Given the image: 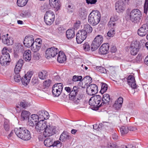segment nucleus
I'll use <instances>...</instances> for the list:
<instances>
[{
  "label": "nucleus",
  "mask_w": 148,
  "mask_h": 148,
  "mask_svg": "<svg viewBox=\"0 0 148 148\" xmlns=\"http://www.w3.org/2000/svg\"><path fill=\"white\" fill-rule=\"evenodd\" d=\"M64 90L69 94V98L70 100L72 101L76 104H78L81 99L85 97L84 94L82 93H79V88L76 86H74L72 88L69 87H66Z\"/></svg>",
  "instance_id": "f257e3e1"
},
{
  "label": "nucleus",
  "mask_w": 148,
  "mask_h": 148,
  "mask_svg": "<svg viewBox=\"0 0 148 148\" xmlns=\"http://www.w3.org/2000/svg\"><path fill=\"white\" fill-rule=\"evenodd\" d=\"M98 91L97 86L95 84L89 85L86 89L87 94L90 95H92L97 93Z\"/></svg>",
  "instance_id": "ddd939ff"
},
{
  "label": "nucleus",
  "mask_w": 148,
  "mask_h": 148,
  "mask_svg": "<svg viewBox=\"0 0 148 148\" xmlns=\"http://www.w3.org/2000/svg\"><path fill=\"white\" fill-rule=\"evenodd\" d=\"M24 61L22 59H20L17 62L14 68L15 73H19L22 68Z\"/></svg>",
  "instance_id": "a878e982"
},
{
  "label": "nucleus",
  "mask_w": 148,
  "mask_h": 148,
  "mask_svg": "<svg viewBox=\"0 0 148 148\" xmlns=\"http://www.w3.org/2000/svg\"><path fill=\"white\" fill-rule=\"evenodd\" d=\"M83 47L85 51H88L90 49V45L88 42H86L83 44Z\"/></svg>",
  "instance_id": "6e6d98bb"
},
{
  "label": "nucleus",
  "mask_w": 148,
  "mask_h": 148,
  "mask_svg": "<svg viewBox=\"0 0 148 148\" xmlns=\"http://www.w3.org/2000/svg\"><path fill=\"white\" fill-rule=\"evenodd\" d=\"M98 69L99 71L101 73H104L106 71V69L100 66Z\"/></svg>",
  "instance_id": "0e129e2a"
},
{
  "label": "nucleus",
  "mask_w": 148,
  "mask_h": 148,
  "mask_svg": "<svg viewBox=\"0 0 148 148\" xmlns=\"http://www.w3.org/2000/svg\"><path fill=\"white\" fill-rule=\"evenodd\" d=\"M35 129L38 133L42 132L47 127L46 121L40 119L38 122L35 124Z\"/></svg>",
  "instance_id": "9d476101"
},
{
  "label": "nucleus",
  "mask_w": 148,
  "mask_h": 148,
  "mask_svg": "<svg viewBox=\"0 0 148 148\" xmlns=\"http://www.w3.org/2000/svg\"><path fill=\"white\" fill-rule=\"evenodd\" d=\"M148 31V25L147 24H144L138 29V34L141 36H143L147 34Z\"/></svg>",
  "instance_id": "a211bd4d"
},
{
  "label": "nucleus",
  "mask_w": 148,
  "mask_h": 148,
  "mask_svg": "<svg viewBox=\"0 0 148 148\" xmlns=\"http://www.w3.org/2000/svg\"><path fill=\"white\" fill-rule=\"evenodd\" d=\"M71 138V137L70 134L66 131H64L61 134L59 140L63 142L69 140Z\"/></svg>",
  "instance_id": "b1692460"
},
{
  "label": "nucleus",
  "mask_w": 148,
  "mask_h": 148,
  "mask_svg": "<svg viewBox=\"0 0 148 148\" xmlns=\"http://www.w3.org/2000/svg\"><path fill=\"white\" fill-rule=\"evenodd\" d=\"M32 120L35 121L36 123H37L39 120V117L37 114H33L31 116L30 118Z\"/></svg>",
  "instance_id": "49530a36"
},
{
  "label": "nucleus",
  "mask_w": 148,
  "mask_h": 148,
  "mask_svg": "<svg viewBox=\"0 0 148 148\" xmlns=\"http://www.w3.org/2000/svg\"><path fill=\"white\" fill-rule=\"evenodd\" d=\"M58 49L54 47H52L47 49L46 51L45 57L47 59L55 57L59 52Z\"/></svg>",
  "instance_id": "6e6552de"
},
{
  "label": "nucleus",
  "mask_w": 148,
  "mask_h": 148,
  "mask_svg": "<svg viewBox=\"0 0 148 148\" xmlns=\"http://www.w3.org/2000/svg\"><path fill=\"white\" fill-rule=\"evenodd\" d=\"M117 49L116 47L114 46L111 47L110 50V52L111 53H115Z\"/></svg>",
  "instance_id": "774afa93"
},
{
  "label": "nucleus",
  "mask_w": 148,
  "mask_h": 148,
  "mask_svg": "<svg viewBox=\"0 0 148 148\" xmlns=\"http://www.w3.org/2000/svg\"><path fill=\"white\" fill-rule=\"evenodd\" d=\"M86 2L88 4H95L97 1V0H86Z\"/></svg>",
  "instance_id": "13d9d810"
},
{
  "label": "nucleus",
  "mask_w": 148,
  "mask_h": 148,
  "mask_svg": "<svg viewBox=\"0 0 148 148\" xmlns=\"http://www.w3.org/2000/svg\"><path fill=\"white\" fill-rule=\"evenodd\" d=\"M31 82L33 85L38 84V79L36 77L33 78Z\"/></svg>",
  "instance_id": "bf43d9fd"
},
{
  "label": "nucleus",
  "mask_w": 148,
  "mask_h": 148,
  "mask_svg": "<svg viewBox=\"0 0 148 148\" xmlns=\"http://www.w3.org/2000/svg\"><path fill=\"white\" fill-rule=\"evenodd\" d=\"M48 75L47 72L45 70H43L41 72H39L38 77L39 78L42 79H45Z\"/></svg>",
  "instance_id": "72a5a7b5"
},
{
  "label": "nucleus",
  "mask_w": 148,
  "mask_h": 148,
  "mask_svg": "<svg viewBox=\"0 0 148 148\" xmlns=\"http://www.w3.org/2000/svg\"><path fill=\"white\" fill-rule=\"evenodd\" d=\"M64 30V28L61 25L59 26L56 30L58 33L60 34L63 33Z\"/></svg>",
  "instance_id": "4d7b16f0"
},
{
  "label": "nucleus",
  "mask_w": 148,
  "mask_h": 148,
  "mask_svg": "<svg viewBox=\"0 0 148 148\" xmlns=\"http://www.w3.org/2000/svg\"><path fill=\"white\" fill-rule=\"evenodd\" d=\"M101 17V14L98 11L93 10L88 16V22L90 24L95 26L99 23Z\"/></svg>",
  "instance_id": "7ed1b4c3"
},
{
  "label": "nucleus",
  "mask_w": 148,
  "mask_h": 148,
  "mask_svg": "<svg viewBox=\"0 0 148 148\" xmlns=\"http://www.w3.org/2000/svg\"><path fill=\"white\" fill-rule=\"evenodd\" d=\"M86 32L83 29L79 30L76 34V40L77 43L81 44L87 37Z\"/></svg>",
  "instance_id": "9b49d317"
},
{
  "label": "nucleus",
  "mask_w": 148,
  "mask_h": 148,
  "mask_svg": "<svg viewBox=\"0 0 148 148\" xmlns=\"http://www.w3.org/2000/svg\"><path fill=\"white\" fill-rule=\"evenodd\" d=\"M51 80L48 79V80H46L44 82L43 85L46 88L49 87L51 84Z\"/></svg>",
  "instance_id": "5fc2aeb1"
},
{
  "label": "nucleus",
  "mask_w": 148,
  "mask_h": 148,
  "mask_svg": "<svg viewBox=\"0 0 148 148\" xmlns=\"http://www.w3.org/2000/svg\"><path fill=\"white\" fill-rule=\"evenodd\" d=\"M7 54H1L0 56V60L1 64L4 66L6 64L7 62H9L10 61V55L9 53Z\"/></svg>",
  "instance_id": "dca6fc26"
},
{
  "label": "nucleus",
  "mask_w": 148,
  "mask_h": 148,
  "mask_svg": "<svg viewBox=\"0 0 148 148\" xmlns=\"http://www.w3.org/2000/svg\"><path fill=\"white\" fill-rule=\"evenodd\" d=\"M50 5L55 9L56 11H58L60 9L61 6L60 0H49Z\"/></svg>",
  "instance_id": "6ab92c4d"
},
{
  "label": "nucleus",
  "mask_w": 148,
  "mask_h": 148,
  "mask_svg": "<svg viewBox=\"0 0 148 148\" xmlns=\"http://www.w3.org/2000/svg\"><path fill=\"white\" fill-rule=\"evenodd\" d=\"M14 79L16 82H18L21 80V77L19 73H15L14 76Z\"/></svg>",
  "instance_id": "de8ad7c7"
},
{
  "label": "nucleus",
  "mask_w": 148,
  "mask_h": 148,
  "mask_svg": "<svg viewBox=\"0 0 148 148\" xmlns=\"http://www.w3.org/2000/svg\"><path fill=\"white\" fill-rule=\"evenodd\" d=\"M123 99L122 97H119L116 101L118 102L120 104L122 105L123 103Z\"/></svg>",
  "instance_id": "69168bd1"
},
{
  "label": "nucleus",
  "mask_w": 148,
  "mask_h": 148,
  "mask_svg": "<svg viewBox=\"0 0 148 148\" xmlns=\"http://www.w3.org/2000/svg\"><path fill=\"white\" fill-rule=\"evenodd\" d=\"M127 82L132 88L135 89L136 88L137 85L134 77L132 75H130L127 78Z\"/></svg>",
  "instance_id": "4be33fe9"
},
{
  "label": "nucleus",
  "mask_w": 148,
  "mask_h": 148,
  "mask_svg": "<svg viewBox=\"0 0 148 148\" xmlns=\"http://www.w3.org/2000/svg\"><path fill=\"white\" fill-rule=\"evenodd\" d=\"M4 128L6 131H8L9 130L10 127V125L9 121L8 119H5L4 120L3 124Z\"/></svg>",
  "instance_id": "4c0bfd02"
},
{
  "label": "nucleus",
  "mask_w": 148,
  "mask_h": 148,
  "mask_svg": "<svg viewBox=\"0 0 148 148\" xmlns=\"http://www.w3.org/2000/svg\"><path fill=\"white\" fill-rule=\"evenodd\" d=\"M36 41L37 43L39 44V45H41V46L42 44V40L41 38H36L35 40Z\"/></svg>",
  "instance_id": "338daca9"
},
{
  "label": "nucleus",
  "mask_w": 148,
  "mask_h": 148,
  "mask_svg": "<svg viewBox=\"0 0 148 148\" xmlns=\"http://www.w3.org/2000/svg\"><path fill=\"white\" fill-rule=\"evenodd\" d=\"M57 57L58 61L60 63H63L66 60V57L64 53L62 51H59Z\"/></svg>",
  "instance_id": "393cba45"
},
{
  "label": "nucleus",
  "mask_w": 148,
  "mask_h": 148,
  "mask_svg": "<svg viewBox=\"0 0 148 148\" xmlns=\"http://www.w3.org/2000/svg\"><path fill=\"white\" fill-rule=\"evenodd\" d=\"M72 82H76L78 81H81L82 80V76H77L75 75L73 77Z\"/></svg>",
  "instance_id": "a18cd8bd"
},
{
  "label": "nucleus",
  "mask_w": 148,
  "mask_h": 148,
  "mask_svg": "<svg viewBox=\"0 0 148 148\" xmlns=\"http://www.w3.org/2000/svg\"><path fill=\"white\" fill-rule=\"evenodd\" d=\"M80 22L79 21H77L74 24L73 29L74 30L77 29L80 26Z\"/></svg>",
  "instance_id": "680f3d73"
},
{
  "label": "nucleus",
  "mask_w": 148,
  "mask_h": 148,
  "mask_svg": "<svg viewBox=\"0 0 148 148\" xmlns=\"http://www.w3.org/2000/svg\"><path fill=\"white\" fill-rule=\"evenodd\" d=\"M28 123L29 125L30 126H32V127L35 125V124L36 123L35 121H33L32 120V119L30 118L29 119Z\"/></svg>",
  "instance_id": "052dcab7"
},
{
  "label": "nucleus",
  "mask_w": 148,
  "mask_h": 148,
  "mask_svg": "<svg viewBox=\"0 0 148 148\" xmlns=\"http://www.w3.org/2000/svg\"><path fill=\"white\" fill-rule=\"evenodd\" d=\"M100 45L94 40L90 46L91 49L92 51H95Z\"/></svg>",
  "instance_id": "473e14b6"
},
{
  "label": "nucleus",
  "mask_w": 148,
  "mask_h": 148,
  "mask_svg": "<svg viewBox=\"0 0 148 148\" xmlns=\"http://www.w3.org/2000/svg\"><path fill=\"white\" fill-rule=\"evenodd\" d=\"M84 29L83 30L86 32V33H90L92 30V27L91 26L88 24H86L84 25Z\"/></svg>",
  "instance_id": "c9c22d12"
},
{
  "label": "nucleus",
  "mask_w": 148,
  "mask_h": 148,
  "mask_svg": "<svg viewBox=\"0 0 148 148\" xmlns=\"http://www.w3.org/2000/svg\"><path fill=\"white\" fill-rule=\"evenodd\" d=\"M20 46H16L14 47V55L15 58H18L20 54Z\"/></svg>",
  "instance_id": "f704fd0d"
},
{
  "label": "nucleus",
  "mask_w": 148,
  "mask_h": 148,
  "mask_svg": "<svg viewBox=\"0 0 148 148\" xmlns=\"http://www.w3.org/2000/svg\"><path fill=\"white\" fill-rule=\"evenodd\" d=\"M122 105L118 103V102L115 101V103L113 105V107L116 110H118L120 109Z\"/></svg>",
  "instance_id": "603ef678"
},
{
  "label": "nucleus",
  "mask_w": 148,
  "mask_h": 148,
  "mask_svg": "<svg viewBox=\"0 0 148 148\" xmlns=\"http://www.w3.org/2000/svg\"><path fill=\"white\" fill-rule=\"evenodd\" d=\"M56 130L54 127L48 126L47 125V127L45 129L43 134L45 137H49L56 134Z\"/></svg>",
  "instance_id": "4468645a"
},
{
  "label": "nucleus",
  "mask_w": 148,
  "mask_h": 148,
  "mask_svg": "<svg viewBox=\"0 0 148 148\" xmlns=\"http://www.w3.org/2000/svg\"><path fill=\"white\" fill-rule=\"evenodd\" d=\"M30 114V112L26 110L23 111L21 113V116L23 120L27 119L28 118Z\"/></svg>",
  "instance_id": "e433bc0d"
},
{
  "label": "nucleus",
  "mask_w": 148,
  "mask_h": 148,
  "mask_svg": "<svg viewBox=\"0 0 148 148\" xmlns=\"http://www.w3.org/2000/svg\"><path fill=\"white\" fill-rule=\"evenodd\" d=\"M78 15L82 19H85L87 15L86 10L84 9H81L79 11Z\"/></svg>",
  "instance_id": "7c9ffc66"
},
{
  "label": "nucleus",
  "mask_w": 148,
  "mask_h": 148,
  "mask_svg": "<svg viewBox=\"0 0 148 148\" xmlns=\"http://www.w3.org/2000/svg\"><path fill=\"white\" fill-rule=\"evenodd\" d=\"M2 42L5 44L8 45H12L13 43L12 39L10 37L8 38L7 36H2Z\"/></svg>",
  "instance_id": "bb28decb"
},
{
  "label": "nucleus",
  "mask_w": 148,
  "mask_h": 148,
  "mask_svg": "<svg viewBox=\"0 0 148 148\" xmlns=\"http://www.w3.org/2000/svg\"><path fill=\"white\" fill-rule=\"evenodd\" d=\"M109 49V45L108 43H104L100 47L99 53L101 55L105 54L108 52Z\"/></svg>",
  "instance_id": "aec40b11"
},
{
  "label": "nucleus",
  "mask_w": 148,
  "mask_h": 148,
  "mask_svg": "<svg viewBox=\"0 0 148 148\" xmlns=\"http://www.w3.org/2000/svg\"><path fill=\"white\" fill-rule=\"evenodd\" d=\"M66 8L67 9L69 13L73 12V8L71 7V5H67L66 6Z\"/></svg>",
  "instance_id": "e2e57ef3"
},
{
  "label": "nucleus",
  "mask_w": 148,
  "mask_h": 148,
  "mask_svg": "<svg viewBox=\"0 0 148 148\" xmlns=\"http://www.w3.org/2000/svg\"><path fill=\"white\" fill-rule=\"evenodd\" d=\"M34 38V36L32 35H29L26 36L23 41V44L25 47H31L33 46Z\"/></svg>",
  "instance_id": "f8f14e48"
},
{
  "label": "nucleus",
  "mask_w": 148,
  "mask_h": 148,
  "mask_svg": "<svg viewBox=\"0 0 148 148\" xmlns=\"http://www.w3.org/2000/svg\"><path fill=\"white\" fill-rule=\"evenodd\" d=\"M139 44L136 40L132 41L129 49L130 54L133 56L136 55L139 51Z\"/></svg>",
  "instance_id": "1a4fd4ad"
},
{
  "label": "nucleus",
  "mask_w": 148,
  "mask_h": 148,
  "mask_svg": "<svg viewBox=\"0 0 148 148\" xmlns=\"http://www.w3.org/2000/svg\"><path fill=\"white\" fill-rule=\"evenodd\" d=\"M142 59L143 57L142 55L140 54H138L135 59V60L137 63H139L142 61Z\"/></svg>",
  "instance_id": "3c124183"
},
{
  "label": "nucleus",
  "mask_w": 148,
  "mask_h": 148,
  "mask_svg": "<svg viewBox=\"0 0 148 148\" xmlns=\"http://www.w3.org/2000/svg\"><path fill=\"white\" fill-rule=\"evenodd\" d=\"M101 105H103L104 104H108L110 100V95L108 94H104L101 99Z\"/></svg>",
  "instance_id": "c756f323"
},
{
  "label": "nucleus",
  "mask_w": 148,
  "mask_h": 148,
  "mask_svg": "<svg viewBox=\"0 0 148 148\" xmlns=\"http://www.w3.org/2000/svg\"><path fill=\"white\" fill-rule=\"evenodd\" d=\"M43 112H44L43 114L42 111L39 112V113L41 112L42 114L41 115L40 114V119L44 120L46 119H47L49 117L48 116H49L48 112L47 111H43Z\"/></svg>",
  "instance_id": "58836bf2"
},
{
  "label": "nucleus",
  "mask_w": 148,
  "mask_h": 148,
  "mask_svg": "<svg viewBox=\"0 0 148 148\" xmlns=\"http://www.w3.org/2000/svg\"><path fill=\"white\" fill-rule=\"evenodd\" d=\"M66 34L68 39H71L75 36L74 30L73 29H68L66 31Z\"/></svg>",
  "instance_id": "c85d7f7f"
},
{
  "label": "nucleus",
  "mask_w": 148,
  "mask_h": 148,
  "mask_svg": "<svg viewBox=\"0 0 148 148\" xmlns=\"http://www.w3.org/2000/svg\"><path fill=\"white\" fill-rule=\"evenodd\" d=\"M30 104L27 102L24 101V102H21L20 103V106L21 107L23 108H25L29 106H30Z\"/></svg>",
  "instance_id": "8fccbe9b"
},
{
  "label": "nucleus",
  "mask_w": 148,
  "mask_h": 148,
  "mask_svg": "<svg viewBox=\"0 0 148 148\" xmlns=\"http://www.w3.org/2000/svg\"><path fill=\"white\" fill-rule=\"evenodd\" d=\"M101 89L100 91V92L101 94H103L107 90L108 86L106 84L103 83H101Z\"/></svg>",
  "instance_id": "c03bdc74"
},
{
  "label": "nucleus",
  "mask_w": 148,
  "mask_h": 148,
  "mask_svg": "<svg viewBox=\"0 0 148 148\" xmlns=\"http://www.w3.org/2000/svg\"><path fill=\"white\" fill-rule=\"evenodd\" d=\"M28 1V0H17V4L18 6L22 7L26 5Z\"/></svg>",
  "instance_id": "79ce46f5"
},
{
  "label": "nucleus",
  "mask_w": 148,
  "mask_h": 148,
  "mask_svg": "<svg viewBox=\"0 0 148 148\" xmlns=\"http://www.w3.org/2000/svg\"><path fill=\"white\" fill-rule=\"evenodd\" d=\"M44 143L46 146L48 147H51L52 145V140L49 138H47L44 140Z\"/></svg>",
  "instance_id": "ea45409f"
},
{
  "label": "nucleus",
  "mask_w": 148,
  "mask_h": 148,
  "mask_svg": "<svg viewBox=\"0 0 148 148\" xmlns=\"http://www.w3.org/2000/svg\"><path fill=\"white\" fill-rule=\"evenodd\" d=\"M23 58L27 62H29L31 58V52L29 50L25 51L23 54Z\"/></svg>",
  "instance_id": "cd10ccee"
},
{
  "label": "nucleus",
  "mask_w": 148,
  "mask_h": 148,
  "mask_svg": "<svg viewBox=\"0 0 148 148\" xmlns=\"http://www.w3.org/2000/svg\"><path fill=\"white\" fill-rule=\"evenodd\" d=\"M130 21L134 23H138L140 22L142 18V14L140 11L138 9L132 10L129 14Z\"/></svg>",
  "instance_id": "20e7f679"
},
{
  "label": "nucleus",
  "mask_w": 148,
  "mask_h": 148,
  "mask_svg": "<svg viewBox=\"0 0 148 148\" xmlns=\"http://www.w3.org/2000/svg\"><path fill=\"white\" fill-rule=\"evenodd\" d=\"M101 97L99 95H95L92 97L89 101V104L92 106H94L98 109L99 107L103 105H101Z\"/></svg>",
  "instance_id": "39448f33"
},
{
  "label": "nucleus",
  "mask_w": 148,
  "mask_h": 148,
  "mask_svg": "<svg viewBox=\"0 0 148 148\" xmlns=\"http://www.w3.org/2000/svg\"><path fill=\"white\" fill-rule=\"evenodd\" d=\"M14 132L19 138L24 140H28L31 138V136L29 131L24 127L15 128Z\"/></svg>",
  "instance_id": "f03ea898"
},
{
  "label": "nucleus",
  "mask_w": 148,
  "mask_h": 148,
  "mask_svg": "<svg viewBox=\"0 0 148 148\" xmlns=\"http://www.w3.org/2000/svg\"><path fill=\"white\" fill-rule=\"evenodd\" d=\"M55 16L53 12L49 10L47 11L45 14L44 21L47 25H51L54 21Z\"/></svg>",
  "instance_id": "423d86ee"
},
{
  "label": "nucleus",
  "mask_w": 148,
  "mask_h": 148,
  "mask_svg": "<svg viewBox=\"0 0 148 148\" xmlns=\"http://www.w3.org/2000/svg\"><path fill=\"white\" fill-rule=\"evenodd\" d=\"M120 130L122 135H124L128 132V127L125 126L121 127L120 128Z\"/></svg>",
  "instance_id": "37998d69"
},
{
  "label": "nucleus",
  "mask_w": 148,
  "mask_h": 148,
  "mask_svg": "<svg viewBox=\"0 0 148 148\" xmlns=\"http://www.w3.org/2000/svg\"><path fill=\"white\" fill-rule=\"evenodd\" d=\"M33 46L32 47V50L35 52L33 55L34 57H36V59H38L39 58V54L36 52L38 51L40 49L41 47V45H39V44L37 43V42L35 41L33 42Z\"/></svg>",
  "instance_id": "f3484780"
},
{
  "label": "nucleus",
  "mask_w": 148,
  "mask_h": 148,
  "mask_svg": "<svg viewBox=\"0 0 148 148\" xmlns=\"http://www.w3.org/2000/svg\"><path fill=\"white\" fill-rule=\"evenodd\" d=\"M110 29L107 34V35L109 37H112L114 36L115 33L116 26L110 27H108Z\"/></svg>",
  "instance_id": "2f4dec72"
},
{
  "label": "nucleus",
  "mask_w": 148,
  "mask_h": 148,
  "mask_svg": "<svg viewBox=\"0 0 148 148\" xmlns=\"http://www.w3.org/2000/svg\"><path fill=\"white\" fill-rule=\"evenodd\" d=\"M144 13L147 14L148 10V0H145L144 5Z\"/></svg>",
  "instance_id": "09e8293b"
},
{
  "label": "nucleus",
  "mask_w": 148,
  "mask_h": 148,
  "mask_svg": "<svg viewBox=\"0 0 148 148\" xmlns=\"http://www.w3.org/2000/svg\"><path fill=\"white\" fill-rule=\"evenodd\" d=\"M82 80H84L86 82V84H88V83H90L92 82V78L89 76H86Z\"/></svg>",
  "instance_id": "864d4df0"
},
{
  "label": "nucleus",
  "mask_w": 148,
  "mask_h": 148,
  "mask_svg": "<svg viewBox=\"0 0 148 148\" xmlns=\"http://www.w3.org/2000/svg\"><path fill=\"white\" fill-rule=\"evenodd\" d=\"M63 88L62 84L58 83L55 84L52 88V93L54 97H58L61 93Z\"/></svg>",
  "instance_id": "0eeeda50"
},
{
  "label": "nucleus",
  "mask_w": 148,
  "mask_h": 148,
  "mask_svg": "<svg viewBox=\"0 0 148 148\" xmlns=\"http://www.w3.org/2000/svg\"><path fill=\"white\" fill-rule=\"evenodd\" d=\"M33 72L31 71L27 72L21 79L22 84L26 86L30 82L31 77L33 75Z\"/></svg>",
  "instance_id": "2eb2a0df"
},
{
  "label": "nucleus",
  "mask_w": 148,
  "mask_h": 148,
  "mask_svg": "<svg viewBox=\"0 0 148 148\" xmlns=\"http://www.w3.org/2000/svg\"><path fill=\"white\" fill-rule=\"evenodd\" d=\"M125 5L122 1H119L115 4V9L119 13L124 10L125 9Z\"/></svg>",
  "instance_id": "412c9836"
},
{
  "label": "nucleus",
  "mask_w": 148,
  "mask_h": 148,
  "mask_svg": "<svg viewBox=\"0 0 148 148\" xmlns=\"http://www.w3.org/2000/svg\"><path fill=\"white\" fill-rule=\"evenodd\" d=\"M118 19V17L116 14H114L111 16L110 19L108 24V27H112L113 26H116V22Z\"/></svg>",
  "instance_id": "5701e85b"
},
{
  "label": "nucleus",
  "mask_w": 148,
  "mask_h": 148,
  "mask_svg": "<svg viewBox=\"0 0 148 148\" xmlns=\"http://www.w3.org/2000/svg\"><path fill=\"white\" fill-rule=\"evenodd\" d=\"M94 40L101 45L103 42V38L101 35H98L94 38Z\"/></svg>",
  "instance_id": "a19ab883"
}]
</instances>
